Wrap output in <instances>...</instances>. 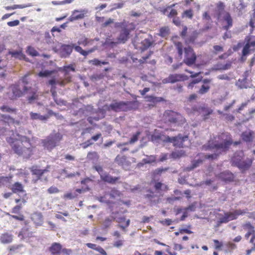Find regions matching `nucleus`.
<instances>
[{"label": "nucleus", "instance_id": "obj_1", "mask_svg": "<svg viewBox=\"0 0 255 255\" xmlns=\"http://www.w3.org/2000/svg\"><path fill=\"white\" fill-rule=\"evenodd\" d=\"M232 143V137L229 132H222L214 136L203 145L202 149L205 150L215 149V151L211 154H201L203 160L212 161L218 159L222 153H226L229 150Z\"/></svg>", "mask_w": 255, "mask_h": 255}, {"label": "nucleus", "instance_id": "obj_2", "mask_svg": "<svg viewBox=\"0 0 255 255\" xmlns=\"http://www.w3.org/2000/svg\"><path fill=\"white\" fill-rule=\"evenodd\" d=\"M6 141L13 152L19 156L27 159L33 154L35 146L32 145L30 138L27 136L12 132L6 138Z\"/></svg>", "mask_w": 255, "mask_h": 255}, {"label": "nucleus", "instance_id": "obj_3", "mask_svg": "<svg viewBox=\"0 0 255 255\" xmlns=\"http://www.w3.org/2000/svg\"><path fill=\"white\" fill-rule=\"evenodd\" d=\"M217 15L218 21L222 25V28L228 30L233 25V19L229 12L225 10V5L222 1L217 4Z\"/></svg>", "mask_w": 255, "mask_h": 255}, {"label": "nucleus", "instance_id": "obj_4", "mask_svg": "<svg viewBox=\"0 0 255 255\" xmlns=\"http://www.w3.org/2000/svg\"><path fill=\"white\" fill-rule=\"evenodd\" d=\"M244 153L243 151L236 152L231 159L232 165L237 166L242 172L248 170L252 165L254 158H247L244 159Z\"/></svg>", "mask_w": 255, "mask_h": 255}, {"label": "nucleus", "instance_id": "obj_5", "mask_svg": "<svg viewBox=\"0 0 255 255\" xmlns=\"http://www.w3.org/2000/svg\"><path fill=\"white\" fill-rule=\"evenodd\" d=\"M139 105V102L137 101L118 102L114 100L109 105L108 110L115 112H127L137 110L138 108Z\"/></svg>", "mask_w": 255, "mask_h": 255}, {"label": "nucleus", "instance_id": "obj_6", "mask_svg": "<svg viewBox=\"0 0 255 255\" xmlns=\"http://www.w3.org/2000/svg\"><path fill=\"white\" fill-rule=\"evenodd\" d=\"M62 138L63 135L59 132H52L45 138L42 139L41 143L44 148L48 151H51L58 145Z\"/></svg>", "mask_w": 255, "mask_h": 255}, {"label": "nucleus", "instance_id": "obj_7", "mask_svg": "<svg viewBox=\"0 0 255 255\" xmlns=\"http://www.w3.org/2000/svg\"><path fill=\"white\" fill-rule=\"evenodd\" d=\"M162 119L165 123L176 124L178 126H182L186 122L181 114L172 110H166L163 114Z\"/></svg>", "mask_w": 255, "mask_h": 255}, {"label": "nucleus", "instance_id": "obj_8", "mask_svg": "<svg viewBox=\"0 0 255 255\" xmlns=\"http://www.w3.org/2000/svg\"><path fill=\"white\" fill-rule=\"evenodd\" d=\"M14 201L17 205L14 206L11 210V213L13 215L9 214H8V215L15 220L21 222L24 221L25 220V216L21 213V211L23 205L27 203V200L23 197L22 198H15Z\"/></svg>", "mask_w": 255, "mask_h": 255}, {"label": "nucleus", "instance_id": "obj_9", "mask_svg": "<svg viewBox=\"0 0 255 255\" xmlns=\"http://www.w3.org/2000/svg\"><path fill=\"white\" fill-rule=\"evenodd\" d=\"M52 255H70L72 251L71 249L63 248L58 243H53L49 248Z\"/></svg>", "mask_w": 255, "mask_h": 255}, {"label": "nucleus", "instance_id": "obj_10", "mask_svg": "<svg viewBox=\"0 0 255 255\" xmlns=\"http://www.w3.org/2000/svg\"><path fill=\"white\" fill-rule=\"evenodd\" d=\"M185 56L183 62L188 66H191L195 64L197 56L194 50L190 46L184 48Z\"/></svg>", "mask_w": 255, "mask_h": 255}, {"label": "nucleus", "instance_id": "obj_11", "mask_svg": "<svg viewBox=\"0 0 255 255\" xmlns=\"http://www.w3.org/2000/svg\"><path fill=\"white\" fill-rule=\"evenodd\" d=\"M188 139L187 135L182 136L179 134L177 136L169 137L167 136L165 137V141L173 143L174 146L178 147H184L183 142Z\"/></svg>", "mask_w": 255, "mask_h": 255}, {"label": "nucleus", "instance_id": "obj_12", "mask_svg": "<svg viewBox=\"0 0 255 255\" xmlns=\"http://www.w3.org/2000/svg\"><path fill=\"white\" fill-rule=\"evenodd\" d=\"M115 27L121 29V32L129 35L131 30L134 29V25L132 23L126 22L125 21L122 22H117L115 23Z\"/></svg>", "mask_w": 255, "mask_h": 255}, {"label": "nucleus", "instance_id": "obj_13", "mask_svg": "<svg viewBox=\"0 0 255 255\" xmlns=\"http://www.w3.org/2000/svg\"><path fill=\"white\" fill-rule=\"evenodd\" d=\"M192 111L194 112H198L202 115L204 120L209 118V116L212 114L213 110L210 108L205 106L194 107L192 108Z\"/></svg>", "mask_w": 255, "mask_h": 255}, {"label": "nucleus", "instance_id": "obj_14", "mask_svg": "<svg viewBox=\"0 0 255 255\" xmlns=\"http://www.w3.org/2000/svg\"><path fill=\"white\" fill-rule=\"evenodd\" d=\"M74 44H62L59 49V54L61 58L69 57L73 51Z\"/></svg>", "mask_w": 255, "mask_h": 255}, {"label": "nucleus", "instance_id": "obj_15", "mask_svg": "<svg viewBox=\"0 0 255 255\" xmlns=\"http://www.w3.org/2000/svg\"><path fill=\"white\" fill-rule=\"evenodd\" d=\"M216 177L225 182H233L235 179L233 173L229 170L223 171L216 175Z\"/></svg>", "mask_w": 255, "mask_h": 255}, {"label": "nucleus", "instance_id": "obj_16", "mask_svg": "<svg viewBox=\"0 0 255 255\" xmlns=\"http://www.w3.org/2000/svg\"><path fill=\"white\" fill-rule=\"evenodd\" d=\"M186 79V76L183 74H170L163 81L164 83H174L176 82L184 81Z\"/></svg>", "mask_w": 255, "mask_h": 255}, {"label": "nucleus", "instance_id": "obj_17", "mask_svg": "<svg viewBox=\"0 0 255 255\" xmlns=\"http://www.w3.org/2000/svg\"><path fill=\"white\" fill-rule=\"evenodd\" d=\"M50 166L48 165L45 169H38L37 166H32L30 171L32 175H36L37 178L33 180L34 183H36L38 180H40L42 176L45 173L48 171V169Z\"/></svg>", "mask_w": 255, "mask_h": 255}, {"label": "nucleus", "instance_id": "obj_18", "mask_svg": "<svg viewBox=\"0 0 255 255\" xmlns=\"http://www.w3.org/2000/svg\"><path fill=\"white\" fill-rule=\"evenodd\" d=\"M86 11L84 9L81 10H74L71 14V15L68 18V21L72 22L78 19H81L83 18L85 14L86 13Z\"/></svg>", "mask_w": 255, "mask_h": 255}, {"label": "nucleus", "instance_id": "obj_19", "mask_svg": "<svg viewBox=\"0 0 255 255\" xmlns=\"http://www.w3.org/2000/svg\"><path fill=\"white\" fill-rule=\"evenodd\" d=\"M101 179L102 181L111 184H115L120 180V177H113L109 173L105 172L101 175Z\"/></svg>", "mask_w": 255, "mask_h": 255}, {"label": "nucleus", "instance_id": "obj_20", "mask_svg": "<svg viewBox=\"0 0 255 255\" xmlns=\"http://www.w3.org/2000/svg\"><path fill=\"white\" fill-rule=\"evenodd\" d=\"M252 36H248L246 39L247 43L242 50L243 56H246L250 53L251 47L255 46V41L252 40Z\"/></svg>", "mask_w": 255, "mask_h": 255}, {"label": "nucleus", "instance_id": "obj_21", "mask_svg": "<svg viewBox=\"0 0 255 255\" xmlns=\"http://www.w3.org/2000/svg\"><path fill=\"white\" fill-rule=\"evenodd\" d=\"M144 98L146 99V102L151 103L147 105L148 107L150 108L155 107L157 103L164 101V99L162 97H155L153 96H146Z\"/></svg>", "mask_w": 255, "mask_h": 255}, {"label": "nucleus", "instance_id": "obj_22", "mask_svg": "<svg viewBox=\"0 0 255 255\" xmlns=\"http://www.w3.org/2000/svg\"><path fill=\"white\" fill-rule=\"evenodd\" d=\"M8 188L11 190L12 193L15 194L19 193H22L25 191L24 189V185L19 182H14L11 186L8 187Z\"/></svg>", "mask_w": 255, "mask_h": 255}, {"label": "nucleus", "instance_id": "obj_23", "mask_svg": "<svg viewBox=\"0 0 255 255\" xmlns=\"http://www.w3.org/2000/svg\"><path fill=\"white\" fill-rule=\"evenodd\" d=\"M255 132L252 130H246L242 132L241 137L246 142H252L254 139Z\"/></svg>", "mask_w": 255, "mask_h": 255}, {"label": "nucleus", "instance_id": "obj_24", "mask_svg": "<svg viewBox=\"0 0 255 255\" xmlns=\"http://www.w3.org/2000/svg\"><path fill=\"white\" fill-rule=\"evenodd\" d=\"M13 240V235L9 232L3 233L0 236V242L2 244H9Z\"/></svg>", "mask_w": 255, "mask_h": 255}, {"label": "nucleus", "instance_id": "obj_25", "mask_svg": "<svg viewBox=\"0 0 255 255\" xmlns=\"http://www.w3.org/2000/svg\"><path fill=\"white\" fill-rule=\"evenodd\" d=\"M89 190V188L87 187L86 189H77L74 193L68 192L64 195V198L68 199H73L77 198L79 194Z\"/></svg>", "mask_w": 255, "mask_h": 255}, {"label": "nucleus", "instance_id": "obj_26", "mask_svg": "<svg viewBox=\"0 0 255 255\" xmlns=\"http://www.w3.org/2000/svg\"><path fill=\"white\" fill-rule=\"evenodd\" d=\"M10 88L12 93V95L10 97L11 99H15L22 96L23 92L20 90L18 85H12L10 86Z\"/></svg>", "mask_w": 255, "mask_h": 255}, {"label": "nucleus", "instance_id": "obj_27", "mask_svg": "<svg viewBox=\"0 0 255 255\" xmlns=\"http://www.w3.org/2000/svg\"><path fill=\"white\" fill-rule=\"evenodd\" d=\"M237 219L235 211L229 212L225 213L224 216L221 218L219 220L220 223H226L230 221Z\"/></svg>", "mask_w": 255, "mask_h": 255}, {"label": "nucleus", "instance_id": "obj_28", "mask_svg": "<svg viewBox=\"0 0 255 255\" xmlns=\"http://www.w3.org/2000/svg\"><path fill=\"white\" fill-rule=\"evenodd\" d=\"M245 230H247V233L245 234L246 239H248L253 234L255 233V228L250 222H247L242 226Z\"/></svg>", "mask_w": 255, "mask_h": 255}, {"label": "nucleus", "instance_id": "obj_29", "mask_svg": "<svg viewBox=\"0 0 255 255\" xmlns=\"http://www.w3.org/2000/svg\"><path fill=\"white\" fill-rule=\"evenodd\" d=\"M117 222L121 224L119 226L124 231H126V228H127L130 224V220L128 219L126 220L125 216L119 217L117 220Z\"/></svg>", "mask_w": 255, "mask_h": 255}, {"label": "nucleus", "instance_id": "obj_30", "mask_svg": "<svg viewBox=\"0 0 255 255\" xmlns=\"http://www.w3.org/2000/svg\"><path fill=\"white\" fill-rule=\"evenodd\" d=\"M87 159L93 163H96L99 159V155L96 151H90L87 154Z\"/></svg>", "mask_w": 255, "mask_h": 255}, {"label": "nucleus", "instance_id": "obj_31", "mask_svg": "<svg viewBox=\"0 0 255 255\" xmlns=\"http://www.w3.org/2000/svg\"><path fill=\"white\" fill-rule=\"evenodd\" d=\"M115 162L119 165L123 166L128 164V161L126 156L118 155L115 159Z\"/></svg>", "mask_w": 255, "mask_h": 255}, {"label": "nucleus", "instance_id": "obj_32", "mask_svg": "<svg viewBox=\"0 0 255 255\" xmlns=\"http://www.w3.org/2000/svg\"><path fill=\"white\" fill-rule=\"evenodd\" d=\"M198 35L196 31H193L189 36L185 39V43L187 44L194 43Z\"/></svg>", "mask_w": 255, "mask_h": 255}, {"label": "nucleus", "instance_id": "obj_33", "mask_svg": "<svg viewBox=\"0 0 255 255\" xmlns=\"http://www.w3.org/2000/svg\"><path fill=\"white\" fill-rule=\"evenodd\" d=\"M249 25L251 27L250 33H252L255 29V8L253 10V13L250 14V18Z\"/></svg>", "mask_w": 255, "mask_h": 255}, {"label": "nucleus", "instance_id": "obj_34", "mask_svg": "<svg viewBox=\"0 0 255 255\" xmlns=\"http://www.w3.org/2000/svg\"><path fill=\"white\" fill-rule=\"evenodd\" d=\"M50 92L51 93L52 96L53 98V99L55 102L59 105H65V102L63 100H58L57 98V92L56 91V87H51L50 89Z\"/></svg>", "mask_w": 255, "mask_h": 255}, {"label": "nucleus", "instance_id": "obj_35", "mask_svg": "<svg viewBox=\"0 0 255 255\" xmlns=\"http://www.w3.org/2000/svg\"><path fill=\"white\" fill-rule=\"evenodd\" d=\"M154 188L155 190L158 192L160 191H166L169 189L167 185H165L161 182H156L154 184Z\"/></svg>", "mask_w": 255, "mask_h": 255}, {"label": "nucleus", "instance_id": "obj_36", "mask_svg": "<svg viewBox=\"0 0 255 255\" xmlns=\"http://www.w3.org/2000/svg\"><path fill=\"white\" fill-rule=\"evenodd\" d=\"M30 119L32 120H39L40 121H45L48 118L47 116H42L40 115L39 114L33 112L30 113Z\"/></svg>", "mask_w": 255, "mask_h": 255}, {"label": "nucleus", "instance_id": "obj_37", "mask_svg": "<svg viewBox=\"0 0 255 255\" xmlns=\"http://www.w3.org/2000/svg\"><path fill=\"white\" fill-rule=\"evenodd\" d=\"M236 85L240 89H247L249 87L247 83V77H245L243 79H239L236 83Z\"/></svg>", "mask_w": 255, "mask_h": 255}, {"label": "nucleus", "instance_id": "obj_38", "mask_svg": "<svg viewBox=\"0 0 255 255\" xmlns=\"http://www.w3.org/2000/svg\"><path fill=\"white\" fill-rule=\"evenodd\" d=\"M199 155L201 156V157L200 159H198L197 160H193L192 162V164L190 167H187L188 170H191L197 167H198L200 164L202 163V162L204 161L203 160V158H202V155L201 154H199Z\"/></svg>", "mask_w": 255, "mask_h": 255}, {"label": "nucleus", "instance_id": "obj_39", "mask_svg": "<svg viewBox=\"0 0 255 255\" xmlns=\"http://www.w3.org/2000/svg\"><path fill=\"white\" fill-rule=\"evenodd\" d=\"M144 198L147 199L149 201L152 203V202L155 203L154 199L156 197V195L154 194V192L148 190L147 191V193L144 195Z\"/></svg>", "mask_w": 255, "mask_h": 255}, {"label": "nucleus", "instance_id": "obj_40", "mask_svg": "<svg viewBox=\"0 0 255 255\" xmlns=\"http://www.w3.org/2000/svg\"><path fill=\"white\" fill-rule=\"evenodd\" d=\"M170 33V29L168 26H163L159 29V35L162 37L167 36Z\"/></svg>", "mask_w": 255, "mask_h": 255}, {"label": "nucleus", "instance_id": "obj_41", "mask_svg": "<svg viewBox=\"0 0 255 255\" xmlns=\"http://www.w3.org/2000/svg\"><path fill=\"white\" fill-rule=\"evenodd\" d=\"M74 48L75 51L79 52L81 55H82L84 56H87L89 54V53H91L93 51V50H90L89 51H85V50H83L82 48V47L79 45H77V46L74 45Z\"/></svg>", "mask_w": 255, "mask_h": 255}, {"label": "nucleus", "instance_id": "obj_42", "mask_svg": "<svg viewBox=\"0 0 255 255\" xmlns=\"http://www.w3.org/2000/svg\"><path fill=\"white\" fill-rule=\"evenodd\" d=\"M0 117L2 118V120L8 124H15L18 123L17 121L15 120L14 119L11 118L9 116L5 115H1Z\"/></svg>", "mask_w": 255, "mask_h": 255}, {"label": "nucleus", "instance_id": "obj_43", "mask_svg": "<svg viewBox=\"0 0 255 255\" xmlns=\"http://www.w3.org/2000/svg\"><path fill=\"white\" fill-rule=\"evenodd\" d=\"M174 43L177 50L178 56L181 58L183 52L182 43L181 42H175Z\"/></svg>", "mask_w": 255, "mask_h": 255}, {"label": "nucleus", "instance_id": "obj_44", "mask_svg": "<svg viewBox=\"0 0 255 255\" xmlns=\"http://www.w3.org/2000/svg\"><path fill=\"white\" fill-rule=\"evenodd\" d=\"M26 53L32 56H37L39 55L38 52L35 49V48L31 46L27 47L26 49Z\"/></svg>", "mask_w": 255, "mask_h": 255}, {"label": "nucleus", "instance_id": "obj_45", "mask_svg": "<svg viewBox=\"0 0 255 255\" xmlns=\"http://www.w3.org/2000/svg\"><path fill=\"white\" fill-rule=\"evenodd\" d=\"M11 176H0V186H3L7 183H10Z\"/></svg>", "mask_w": 255, "mask_h": 255}, {"label": "nucleus", "instance_id": "obj_46", "mask_svg": "<svg viewBox=\"0 0 255 255\" xmlns=\"http://www.w3.org/2000/svg\"><path fill=\"white\" fill-rule=\"evenodd\" d=\"M71 81V77L67 76L64 79H60V80L57 81L58 85L61 86H64L66 84L70 82Z\"/></svg>", "mask_w": 255, "mask_h": 255}, {"label": "nucleus", "instance_id": "obj_47", "mask_svg": "<svg viewBox=\"0 0 255 255\" xmlns=\"http://www.w3.org/2000/svg\"><path fill=\"white\" fill-rule=\"evenodd\" d=\"M210 86L208 85H203L199 89L198 93L200 95H203L207 93L210 90Z\"/></svg>", "mask_w": 255, "mask_h": 255}, {"label": "nucleus", "instance_id": "obj_48", "mask_svg": "<svg viewBox=\"0 0 255 255\" xmlns=\"http://www.w3.org/2000/svg\"><path fill=\"white\" fill-rule=\"evenodd\" d=\"M63 70L65 72V75H67L71 71L73 72L75 71V68L74 64H70L68 66H65L63 68Z\"/></svg>", "mask_w": 255, "mask_h": 255}, {"label": "nucleus", "instance_id": "obj_49", "mask_svg": "<svg viewBox=\"0 0 255 255\" xmlns=\"http://www.w3.org/2000/svg\"><path fill=\"white\" fill-rule=\"evenodd\" d=\"M58 75L56 74V75L54 76L52 78L50 79L48 82V84L51 86V87H55V85L57 84V81L60 80L58 79Z\"/></svg>", "mask_w": 255, "mask_h": 255}, {"label": "nucleus", "instance_id": "obj_50", "mask_svg": "<svg viewBox=\"0 0 255 255\" xmlns=\"http://www.w3.org/2000/svg\"><path fill=\"white\" fill-rule=\"evenodd\" d=\"M193 16V10L191 9L185 10L182 14V17H187L192 19Z\"/></svg>", "mask_w": 255, "mask_h": 255}, {"label": "nucleus", "instance_id": "obj_51", "mask_svg": "<svg viewBox=\"0 0 255 255\" xmlns=\"http://www.w3.org/2000/svg\"><path fill=\"white\" fill-rule=\"evenodd\" d=\"M168 169V167L157 168L153 171V175L154 176L160 175L163 172L167 171Z\"/></svg>", "mask_w": 255, "mask_h": 255}, {"label": "nucleus", "instance_id": "obj_52", "mask_svg": "<svg viewBox=\"0 0 255 255\" xmlns=\"http://www.w3.org/2000/svg\"><path fill=\"white\" fill-rule=\"evenodd\" d=\"M0 109L3 112L15 113L16 112V109L15 108H11L7 106H2L0 107Z\"/></svg>", "mask_w": 255, "mask_h": 255}, {"label": "nucleus", "instance_id": "obj_53", "mask_svg": "<svg viewBox=\"0 0 255 255\" xmlns=\"http://www.w3.org/2000/svg\"><path fill=\"white\" fill-rule=\"evenodd\" d=\"M185 155L184 152L181 150V151H174L172 152L171 154V157L173 158H180Z\"/></svg>", "mask_w": 255, "mask_h": 255}, {"label": "nucleus", "instance_id": "obj_54", "mask_svg": "<svg viewBox=\"0 0 255 255\" xmlns=\"http://www.w3.org/2000/svg\"><path fill=\"white\" fill-rule=\"evenodd\" d=\"M140 133L141 132L139 131H138L135 134H133L132 137L130 138L128 143L130 144H132L137 141Z\"/></svg>", "mask_w": 255, "mask_h": 255}, {"label": "nucleus", "instance_id": "obj_55", "mask_svg": "<svg viewBox=\"0 0 255 255\" xmlns=\"http://www.w3.org/2000/svg\"><path fill=\"white\" fill-rule=\"evenodd\" d=\"M141 44L142 46V49L144 50L147 49L149 47L151 46V42H150V40L148 39H145L142 41Z\"/></svg>", "mask_w": 255, "mask_h": 255}, {"label": "nucleus", "instance_id": "obj_56", "mask_svg": "<svg viewBox=\"0 0 255 255\" xmlns=\"http://www.w3.org/2000/svg\"><path fill=\"white\" fill-rule=\"evenodd\" d=\"M22 245L19 244V245H13L12 246H10L8 247V251L11 253H14L16 251H17L18 249L22 247Z\"/></svg>", "mask_w": 255, "mask_h": 255}, {"label": "nucleus", "instance_id": "obj_57", "mask_svg": "<svg viewBox=\"0 0 255 255\" xmlns=\"http://www.w3.org/2000/svg\"><path fill=\"white\" fill-rule=\"evenodd\" d=\"M128 36L129 35L126 34V33L121 31L119 37V40L121 42L125 43L128 38Z\"/></svg>", "mask_w": 255, "mask_h": 255}, {"label": "nucleus", "instance_id": "obj_58", "mask_svg": "<svg viewBox=\"0 0 255 255\" xmlns=\"http://www.w3.org/2000/svg\"><path fill=\"white\" fill-rule=\"evenodd\" d=\"M120 192L118 190L113 188L110 192V196L112 198H115L117 197L120 196Z\"/></svg>", "mask_w": 255, "mask_h": 255}, {"label": "nucleus", "instance_id": "obj_59", "mask_svg": "<svg viewBox=\"0 0 255 255\" xmlns=\"http://www.w3.org/2000/svg\"><path fill=\"white\" fill-rule=\"evenodd\" d=\"M54 72H55L54 71L45 70L44 71L40 72L38 73V75L40 77H47V76L52 75Z\"/></svg>", "mask_w": 255, "mask_h": 255}, {"label": "nucleus", "instance_id": "obj_60", "mask_svg": "<svg viewBox=\"0 0 255 255\" xmlns=\"http://www.w3.org/2000/svg\"><path fill=\"white\" fill-rule=\"evenodd\" d=\"M89 41L87 38L82 37L80 38L78 41V44L79 45H81L83 46H86L88 44Z\"/></svg>", "mask_w": 255, "mask_h": 255}, {"label": "nucleus", "instance_id": "obj_61", "mask_svg": "<svg viewBox=\"0 0 255 255\" xmlns=\"http://www.w3.org/2000/svg\"><path fill=\"white\" fill-rule=\"evenodd\" d=\"M235 213L236 216L237 217V219L238 218V216L241 215H244L247 213L248 209H244V210H236L234 211Z\"/></svg>", "mask_w": 255, "mask_h": 255}, {"label": "nucleus", "instance_id": "obj_62", "mask_svg": "<svg viewBox=\"0 0 255 255\" xmlns=\"http://www.w3.org/2000/svg\"><path fill=\"white\" fill-rule=\"evenodd\" d=\"M225 120L227 122H232L235 120V117L231 114H224Z\"/></svg>", "mask_w": 255, "mask_h": 255}, {"label": "nucleus", "instance_id": "obj_63", "mask_svg": "<svg viewBox=\"0 0 255 255\" xmlns=\"http://www.w3.org/2000/svg\"><path fill=\"white\" fill-rule=\"evenodd\" d=\"M213 242L215 245V249L220 250L223 247V243L217 240H214Z\"/></svg>", "mask_w": 255, "mask_h": 255}, {"label": "nucleus", "instance_id": "obj_64", "mask_svg": "<svg viewBox=\"0 0 255 255\" xmlns=\"http://www.w3.org/2000/svg\"><path fill=\"white\" fill-rule=\"evenodd\" d=\"M47 192L49 194H54L58 193L59 192V190L56 187L51 186L48 189Z\"/></svg>", "mask_w": 255, "mask_h": 255}]
</instances>
